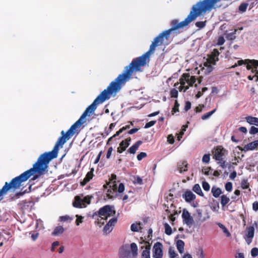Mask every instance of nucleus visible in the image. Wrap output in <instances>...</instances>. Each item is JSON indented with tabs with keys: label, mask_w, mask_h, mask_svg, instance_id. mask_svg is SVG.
Masks as SVG:
<instances>
[{
	"label": "nucleus",
	"mask_w": 258,
	"mask_h": 258,
	"mask_svg": "<svg viewBox=\"0 0 258 258\" xmlns=\"http://www.w3.org/2000/svg\"><path fill=\"white\" fill-rule=\"evenodd\" d=\"M224 38L223 36H219L217 40V44L219 45H222L224 43Z\"/></svg>",
	"instance_id": "nucleus-48"
},
{
	"label": "nucleus",
	"mask_w": 258,
	"mask_h": 258,
	"mask_svg": "<svg viewBox=\"0 0 258 258\" xmlns=\"http://www.w3.org/2000/svg\"><path fill=\"white\" fill-rule=\"evenodd\" d=\"M69 219H70V217L69 216H63L60 217V220L61 221L64 222Z\"/></svg>",
	"instance_id": "nucleus-59"
},
{
	"label": "nucleus",
	"mask_w": 258,
	"mask_h": 258,
	"mask_svg": "<svg viewBox=\"0 0 258 258\" xmlns=\"http://www.w3.org/2000/svg\"><path fill=\"white\" fill-rule=\"evenodd\" d=\"M182 198L186 202L190 203L196 199V196L190 190H186L182 194Z\"/></svg>",
	"instance_id": "nucleus-10"
},
{
	"label": "nucleus",
	"mask_w": 258,
	"mask_h": 258,
	"mask_svg": "<svg viewBox=\"0 0 258 258\" xmlns=\"http://www.w3.org/2000/svg\"><path fill=\"white\" fill-rule=\"evenodd\" d=\"M241 187L243 189H247L249 187V183L247 179H243L241 182Z\"/></svg>",
	"instance_id": "nucleus-34"
},
{
	"label": "nucleus",
	"mask_w": 258,
	"mask_h": 258,
	"mask_svg": "<svg viewBox=\"0 0 258 258\" xmlns=\"http://www.w3.org/2000/svg\"><path fill=\"white\" fill-rule=\"evenodd\" d=\"M182 77L185 79L186 82L188 83L190 86H192L196 81V78L195 76L190 77L189 73L183 74Z\"/></svg>",
	"instance_id": "nucleus-11"
},
{
	"label": "nucleus",
	"mask_w": 258,
	"mask_h": 258,
	"mask_svg": "<svg viewBox=\"0 0 258 258\" xmlns=\"http://www.w3.org/2000/svg\"><path fill=\"white\" fill-rule=\"evenodd\" d=\"M246 119L248 123L258 126V118L252 116H247L246 117Z\"/></svg>",
	"instance_id": "nucleus-21"
},
{
	"label": "nucleus",
	"mask_w": 258,
	"mask_h": 258,
	"mask_svg": "<svg viewBox=\"0 0 258 258\" xmlns=\"http://www.w3.org/2000/svg\"><path fill=\"white\" fill-rule=\"evenodd\" d=\"M113 191H112V189H108L106 193V197L108 199H112L113 197Z\"/></svg>",
	"instance_id": "nucleus-52"
},
{
	"label": "nucleus",
	"mask_w": 258,
	"mask_h": 258,
	"mask_svg": "<svg viewBox=\"0 0 258 258\" xmlns=\"http://www.w3.org/2000/svg\"><path fill=\"white\" fill-rule=\"evenodd\" d=\"M248 6V4L247 3H242L238 8V10L239 11L241 12H245L246 10L247 7Z\"/></svg>",
	"instance_id": "nucleus-33"
},
{
	"label": "nucleus",
	"mask_w": 258,
	"mask_h": 258,
	"mask_svg": "<svg viewBox=\"0 0 258 258\" xmlns=\"http://www.w3.org/2000/svg\"><path fill=\"white\" fill-rule=\"evenodd\" d=\"M179 104L178 103L177 100L175 101L174 105L173 108H172V112L173 113H176V112L179 111Z\"/></svg>",
	"instance_id": "nucleus-41"
},
{
	"label": "nucleus",
	"mask_w": 258,
	"mask_h": 258,
	"mask_svg": "<svg viewBox=\"0 0 258 258\" xmlns=\"http://www.w3.org/2000/svg\"><path fill=\"white\" fill-rule=\"evenodd\" d=\"M206 21H199V22H197L195 24L196 27L200 28V29H202L203 28H204L205 25H206Z\"/></svg>",
	"instance_id": "nucleus-42"
},
{
	"label": "nucleus",
	"mask_w": 258,
	"mask_h": 258,
	"mask_svg": "<svg viewBox=\"0 0 258 258\" xmlns=\"http://www.w3.org/2000/svg\"><path fill=\"white\" fill-rule=\"evenodd\" d=\"M217 161H218V164L223 169H225L227 167V165L228 164H226V161L225 160V158L218 159Z\"/></svg>",
	"instance_id": "nucleus-30"
},
{
	"label": "nucleus",
	"mask_w": 258,
	"mask_h": 258,
	"mask_svg": "<svg viewBox=\"0 0 258 258\" xmlns=\"http://www.w3.org/2000/svg\"><path fill=\"white\" fill-rule=\"evenodd\" d=\"M117 222V218L113 217L110 219L103 228V232L106 234L110 233L113 229L115 224Z\"/></svg>",
	"instance_id": "nucleus-9"
},
{
	"label": "nucleus",
	"mask_w": 258,
	"mask_h": 258,
	"mask_svg": "<svg viewBox=\"0 0 258 258\" xmlns=\"http://www.w3.org/2000/svg\"><path fill=\"white\" fill-rule=\"evenodd\" d=\"M227 154V151L221 147H218L214 151V158L216 160L225 158Z\"/></svg>",
	"instance_id": "nucleus-8"
},
{
	"label": "nucleus",
	"mask_w": 258,
	"mask_h": 258,
	"mask_svg": "<svg viewBox=\"0 0 258 258\" xmlns=\"http://www.w3.org/2000/svg\"><path fill=\"white\" fill-rule=\"evenodd\" d=\"M59 242L57 241H54L52 244L51 250L54 251L56 246L59 245Z\"/></svg>",
	"instance_id": "nucleus-60"
},
{
	"label": "nucleus",
	"mask_w": 258,
	"mask_h": 258,
	"mask_svg": "<svg viewBox=\"0 0 258 258\" xmlns=\"http://www.w3.org/2000/svg\"><path fill=\"white\" fill-rule=\"evenodd\" d=\"M112 151H113V148L111 147H110L108 149V151H107V152L106 154V158L107 159H109L110 157Z\"/></svg>",
	"instance_id": "nucleus-57"
},
{
	"label": "nucleus",
	"mask_w": 258,
	"mask_h": 258,
	"mask_svg": "<svg viewBox=\"0 0 258 258\" xmlns=\"http://www.w3.org/2000/svg\"><path fill=\"white\" fill-rule=\"evenodd\" d=\"M30 234H31V237L32 240L34 241H35L37 239V238L38 237V236H39V233L38 232H33V233L30 232Z\"/></svg>",
	"instance_id": "nucleus-50"
},
{
	"label": "nucleus",
	"mask_w": 258,
	"mask_h": 258,
	"mask_svg": "<svg viewBox=\"0 0 258 258\" xmlns=\"http://www.w3.org/2000/svg\"><path fill=\"white\" fill-rule=\"evenodd\" d=\"M124 190V185L122 183H120L119 184L118 187V191L119 193L122 192Z\"/></svg>",
	"instance_id": "nucleus-54"
},
{
	"label": "nucleus",
	"mask_w": 258,
	"mask_h": 258,
	"mask_svg": "<svg viewBox=\"0 0 258 258\" xmlns=\"http://www.w3.org/2000/svg\"><path fill=\"white\" fill-rule=\"evenodd\" d=\"M254 234V228L253 226L247 227L246 228V234L244 236L247 244H250L252 240Z\"/></svg>",
	"instance_id": "nucleus-7"
},
{
	"label": "nucleus",
	"mask_w": 258,
	"mask_h": 258,
	"mask_svg": "<svg viewBox=\"0 0 258 258\" xmlns=\"http://www.w3.org/2000/svg\"><path fill=\"white\" fill-rule=\"evenodd\" d=\"M168 252L170 258H175L177 255L174 249L172 247L169 248Z\"/></svg>",
	"instance_id": "nucleus-35"
},
{
	"label": "nucleus",
	"mask_w": 258,
	"mask_h": 258,
	"mask_svg": "<svg viewBox=\"0 0 258 258\" xmlns=\"http://www.w3.org/2000/svg\"><path fill=\"white\" fill-rule=\"evenodd\" d=\"M64 231V228L61 226H58L56 227L53 231L52 232L51 235L52 236H59Z\"/></svg>",
	"instance_id": "nucleus-19"
},
{
	"label": "nucleus",
	"mask_w": 258,
	"mask_h": 258,
	"mask_svg": "<svg viewBox=\"0 0 258 258\" xmlns=\"http://www.w3.org/2000/svg\"><path fill=\"white\" fill-rule=\"evenodd\" d=\"M142 143V141L137 142L135 144L131 146L128 150V152L130 154H135L140 145Z\"/></svg>",
	"instance_id": "nucleus-17"
},
{
	"label": "nucleus",
	"mask_w": 258,
	"mask_h": 258,
	"mask_svg": "<svg viewBox=\"0 0 258 258\" xmlns=\"http://www.w3.org/2000/svg\"><path fill=\"white\" fill-rule=\"evenodd\" d=\"M180 85L182 86V87H184V86L185 85V79L182 77V76H181V77L180 78Z\"/></svg>",
	"instance_id": "nucleus-62"
},
{
	"label": "nucleus",
	"mask_w": 258,
	"mask_h": 258,
	"mask_svg": "<svg viewBox=\"0 0 258 258\" xmlns=\"http://www.w3.org/2000/svg\"><path fill=\"white\" fill-rule=\"evenodd\" d=\"M131 139L122 141L119 144V147L118 148V152L120 153L126 150V148L129 146Z\"/></svg>",
	"instance_id": "nucleus-14"
},
{
	"label": "nucleus",
	"mask_w": 258,
	"mask_h": 258,
	"mask_svg": "<svg viewBox=\"0 0 258 258\" xmlns=\"http://www.w3.org/2000/svg\"><path fill=\"white\" fill-rule=\"evenodd\" d=\"M258 67V60L256 59H248V63L246 65V68L247 70H250L252 68L257 69Z\"/></svg>",
	"instance_id": "nucleus-16"
},
{
	"label": "nucleus",
	"mask_w": 258,
	"mask_h": 258,
	"mask_svg": "<svg viewBox=\"0 0 258 258\" xmlns=\"http://www.w3.org/2000/svg\"><path fill=\"white\" fill-rule=\"evenodd\" d=\"M216 109H214V110L203 114L202 116V117H201L202 119L203 120L207 119V118L210 117L216 111Z\"/></svg>",
	"instance_id": "nucleus-32"
},
{
	"label": "nucleus",
	"mask_w": 258,
	"mask_h": 258,
	"mask_svg": "<svg viewBox=\"0 0 258 258\" xmlns=\"http://www.w3.org/2000/svg\"><path fill=\"white\" fill-rule=\"evenodd\" d=\"M252 209L254 211H258V202H254L252 204Z\"/></svg>",
	"instance_id": "nucleus-58"
},
{
	"label": "nucleus",
	"mask_w": 258,
	"mask_h": 258,
	"mask_svg": "<svg viewBox=\"0 0 258 258\" xmlns=\"http://www.w3.org/2000/svg\"><path fill=\"white\" fill-rule=\"evenodd\" d=\"M182 258H192L191 255L189 253H185L183 256Z\"/></svg>",
	"instance_id": "nucleus-64"
},
{
	"label": "nucleus",
	"mask_w": 258,
	"mask_h": 258,
	"mask_svg": "<svg viewBox=\"0 0 258 258\" xmlns=\"http://www.w3.org/2000/svg\"><path fill=\"white\" fill-rule=\"evenodd\" d=\"M210 155L209 154H205L202 158V161L203 163H208L210 162Z\"/></svg>",
	"instance_id": "nucleus-40"
},
{
	"label": "nucleus",
	"mask_w": 258,
	"mask_h": 258,
	"mask_svg": "<svg viewBox=\"0 0 258 258\" xmlns=\"http://www.w3.org/2000/svg\"><path fill=\"white\" fill-rule=\"evenodd\" d=\"M237 29H234V31L232 32L226 34V38L230 41L234 40L236 38V33Z\"/></svg>",
	"instance_id": "nucleus-24"
},
{
	"label": "nucleus",
	"mask_w": 258,
	"mask_h": 258,
	"mask_svg": "<svg viewBox=\"0 0 258 258\" xmlns=\"http://www.w3.org/2000/svg\"><path fill=\"white\" fill-rule=\"evenodd\" d=\"M258 146V140L251 142L247 145H245L244 147L243 150L244 151H247L249 150H253Z\"/></svg>",
	"instance_id": "nucleus-13"
},
{
	"label": "nucleus",
	"mask_w": 258,
	"mask_h": 258,
	"mask_svg": "<svg viewBox=\"0 0 258 258\" xmlns=\"http://www.w3.org/2000/svg\"><path fill=\"white\" fill-rule=\"evenodd\" d=\"M147 156V154L145 152H141L137 155V159L141 161L143 158Z\"/></svg>",
	"instance_id": "nucleus-49"
},
{
	"label": "nucleus",
	"mask_w": 258,
	"mask_h": 258,
	"mask_svg": "<svg viewBox=\"0 0 258 258\" xmlns=\"http://www.w3.org/2000/svg\"><path fill=\"white\" fill-rule=\"evenodd\" d=\"M188 164L186 161H181L178 163V170L182 173L187 170Z\"/></svg>",
	"instance_id": "nucleus-15"
},
{
	"label": "nucleus",
	"mask_w": 258,
	"mask_h": 258,
	"mask_svg": "<svg viewBox=\"0 0 258 258\" xmlns=\"http://www.w3.org/2000/svg\"><path fill=\"white\" fill-rule=\"evenodd\" d=\"M221 198V204L222 207H225L230 201V199L226 195H222Z\"/></svg>",
	"instance_id": "nucleus-25"
},
{
	"label": "nucleus",
	"mask_w": 258,
	"mask_h": 258,
	"mask_svg": "<svg viewBox=\"0 0 258 258\" xmlns=\"http://www.w3.org/2000/svg\"><path fill=\"white\" fill-rule=\"evenodd\" d=\"M202 186L203 189L206 191H209L210 188V186L208 182L207 181H203L202 183Z\"/></svg>",
	"instance_id": "nucleus-46"
},
{
	"label": "nucleus",
	"mask_w": 258,
	"mask_h": 258,
	"mask_svg": "<svg viewBox=\"0 0 258 258\" xmlns=\"http://www.w3.org/2000/svg\"><path fill=\"white\" fill-rule=\"evenodd\" d=\"M76 217L77 218V219L76 220V224L77 226H79L81 223L83 222V219H84V217L79 215H76Z\"/></svg>",
	"instance_id": "nucleus-39"
},
{
	"label": "nucleus",
	"mask_w": 258,
	"mask_h": 258,
	"mask_svg": "<svg viewBox=\"0 0 258 258\" xmlns=\"http://www.w3.org/2000/svg\"><path fill=\"white\" fill-rule=\"evenodd\" d=\"M133 182L135 184L141 185L143 184V180L139 176H135L134 177V180L133 181Z\"/></svg>",
	"instance_id": "nucleus-37"
},
{
	"label": "nucleus",
	"mask_w": 258,
	"mask_h": 258,
	"mask_svg": "<svg viewBox=\"0 0 258 258\" xmlns=\"http://www.w3.org/2000/svg\"><path fill=\"white\" fill-rule=\"evenodd\" d=\"M184 243L182 240H178L176 242V247L179 252L182 253L184 251Z\"/></svg>",
	"instance_id": "nucleus-22"
},
{
	"label": "nucleus",
	"mask_w": 258,
	"mask_h": 258,
	"mask_svg": "<svg viewBox=\"0 0 258 258\" xmlns=\"http://www.w3.org/2000/svg\"><path fill=\"white\" fill-rule=\"evenodd\" d=\"M43 222L40 219L37 220H36V228H39V229H41L42 227V224Z\"/></svg>",
	"instance_id": "nucleus-55"
},
{
	"label": "nucleus",
	"mask_w": 258,
	"mask_h": 258,
	"mask_svg": "<svg viewBox=\"0 0 258 258\" xmlns=\"http://www.w3.org/2000/svg\"><path fill=\"white\" fill-rule=\"evenodd\" d=\"M73 205L74 207L78 208H82L86 207V205H84L82 199L78 196L75 197Z\"/></svg>",
	"instance_id": "nucleus-12"
},
{
	"label": "nucleus",
	"mask_w": 258,
	"mask_h": 258,
	"mask_svg": "<svg viewBox=\"0 0 258 258\" xmlns=\"http://www.w3.org/2000/svg\"><path fill=\"white\" fill-rule=\"evenodd\" d=\"M248 59H241V60H239L237 62V66H241L242 64H246L247 65V63H248Z\"/></svg>",
	"instance_id": "nucleus-47"
},
{
	"label": "nucleus",
	"mask_w": 258,
	"mask_h": 258,
	"mask_svg": "<svg viewBox=\"0 0 258 258\" xmlns=\"http://www.w3.org/2000/svg\"><path fill=\"white\" fill-rule=\"evenodd\" d=\"M181 217L183 224H186V225L189 228L191 227L192 226L195 224L193 217L190 215L188 211L185 209H184L182 211Z\"/></svg>",
	"instance_id": "nucleus-4"
},
{
	"label": "nucleus",
	"mask_w": 258,
	"mask_h": 258,
	"mask_svg": "<svg viewBox=\"0 0 258 258\" xmlns=\"http://www.w3.org/2000/svg\"><path fill=\"white\" fill-rule=\"evenodd\" d=\"M191 108V103L190 102L187 101H186L185 104V106L184 108V110L185 112H187L190 108Z\"/></svg>",
	"instance_id": "nucleus-51"
},
{
	"label": "nucleus",
	"mask_w": 258,
	"mask_h": 258,
	"mask_svg": "<svg viewBox=\"0 0 258 258\" xmlns=\"http://www.w3.org/2000/svg\"><path fill=\"white\" fill-rule=\"evenodd\" d=\"M115 213L114 207L107 205L101 208L98 211L95 212L92 215V218L95 219L96 217L98 216L103 219L107 220L108 217L114 216Z\"/></svg>",
	"instance_id": "nucleus-2"
},
{
	"label": "nucleus",
	"mask_w": 258,
	"mask_h": 258,
	"mask_svg": "<svg viewBox=\"0 0 258 258\" xmlns=\"http://www.w3.org/2000/svg\"><path fill=\"white\" fill-rule=\"evenodd\" d=\"M142 258H150V248L146 247L142 253Z\"/></svg>",
	"instance_id": "nucleus-27"
},
{
	"label": "nucleus",
	"mask_w": 258,
	"mask_h": 258,
	"mask_svg": "<svg viewBox=\"0 0 258 258\" xmlns=\"http://www.w3.org/2000/svg\"><path fill=\"white\" fill-rule=\"evenodd\" d=\"M156 122V121L152 120V121H150L147 122L145 126V128H149V127H151L152 126H153V125L155 124Z\"/></svg>",
	"instance_id": "nucleus-53"
},
{
	"label": "nucleus",
	"mask_w": 258,
	"mask_h": 258,
	"mask_svg": "<svg viewBox=\"0 0 258 258\" xmlns=\"http://www.w3.org/2000/svg\"><path fill=\"white\" fill-rule=\"evenodd\" d=\"M196 213L198 215L199 220H201L202 216V210L201 209H197Z\"/></svg>",
	"instance_id": "nucleus-61"
},
{
	"label": "nucleus",
	"mask_w": 258,
	"mask_h": 258,
	"mask_svg": "<svg viewBox=\"0 0 258 258\" xmlns=\"http://www.w3.org/2000/svg\"><path fill=\"white\" fill-rule=\"evenodd\" d=\"M140 223H134L132 224L131 226V230L133 232H138L139 231V228L141 229V227L139 226L140 225Z\"/></svg>",
	"instance_id": "nucleus-31"
},
{
	"label": "nucleus",
	"mask_w": 258,
	"mask_h": 258,
	"mask_svg": "<svg viewBox=\"0 0 258 258\" xmlns=\"http://www.w3.org/2000/svg\"><path fill=\"white\" fill-rule=\"evenodd\" d=\"M93 169H91V171H90V172H88L85 178H84V181L85 183H87L88 182V181H89L90 180V179H91L93 177Z\"/></svg>",
	"instance_id": "nucleus-29"
},
{
	"label": "nucleus",
	"mask_w": 258,
	"mask_h": 258,
	"mask_svg": "<svg viewBox=\"0 0 258 258\" xmlns=\"http://www.w3.org/2000/svg\"><path fill=\"white\" fill-rule=\"evenodd\" d=\"M68 140V130L66 132L62 130L61 132V136L58 138L52 151L45 152L40 155L37 162L33 164L31 168L24 172L19 176L13 178L10 182H5L4 186L0 189V198L6 195L9 190L14 191L19 188L21 186V183L26 181L31 176L34 175L32 179L35 180L44 174L47 171L50 161L57 157L58 147L62 146Z\"/></svg>",
	"instance_id": "nucleus-1"
},
{
	"label": "nucleus",
	"mask_w": 258,
	"mask_h": 258,
	"mask_svg": "<svg viewBox=\"0 0 258 258\" xmlns=\"http://www.w3.org/2000/svg\"><path fill=\"white\" fill-rule=\"evenodd\" d=\"M165 233L168 235H170L172 234V228L167 223L164 224Z\"/></svg>",
	"instance_id": "nucleus-28"
},
{
	"label": "nucleus",
	"mask_w": 258,
	"mask_h": 258,
	"mask_svg": "<svg viewBox=\"0 0 258 258\" xmlns=\"http://www.w3.org/2000/svg\"><path fill=\"white\" fill-rule=\"evenodd\" d=\"M92 196H87L82 199L84 205H89L90 204Z\"/></svg>",
	"instance_id": "nucleus-38"
},
{
	"label": "nucleus",
	"mask_w": 258,
	"mask_h": 258,
	"mask_svg": "<svg viewBox=\"0 0 258 258\" xmlns=\"http://www.w3.org/2000/svg\"><path fill=\"white\" fill-rule=\"evenodd\" d=\"M248 5L249 6V9H252L254 6H255L258 2V0H248Z\"/></svg>",
	"instance_id": "nucleus-43"
},
{
	"label": "nucleus",
	"mask_w": 258,
	"mask_h": 258,
	"mask_svg": "<svg viewBox=\"0 0 258 258\" xmlns=\"http://www.w3.org/2000/svg\"><path fill=\"white\" fill-rule=\"evenodd\" d=\"M204 107V105H199V106H197L195 108V111L196 112H200L202 111V107Z\"/></svg>",
	"instance_id": "nucleus-63"
},
{
	"label": "nucleus",
	"mask_w": 258,
	"mask_h": 258,
	"mask_svg": "<svg viewBox=\"0 0 258 258\" xmlns=\"http://www.w3.org/2000/svg\"><path fill=\"white\" fill-rule=\"evenodd\" d=\"M251 255L252 257H255L258 255V248L254 247L251 249Z\"/></svg>",
	"instance_id": "nucleus-45"
},
{
	"label": "nucleus",
	"mask_w": 258,
	"mask_h": 258,
	"mask_svg": "<svg viewBox=\"0 0 258 258\" xmlns=\"http://www.w3.org/2000/svg\"><path fill=\"white\" fill-rule=\"evenodd\" d=\"M225 189L227 191H231L232 190V183L231 182H228L225 185Z\"/></svg>",
	"instance_id": "nucleus-44"
},
{
	"label": "nucleus",
	"mask_w": 258,
	"mask_h": 258,
	"mask_svg": "<svg viewBox=\"0 0 258 258\" xmlns=\"http://www.w3.org/2000/svg\"><path fill=\"white\" fill-rule=\"evenodd\" d=\"M130 248L132 258L136 257L138 255V246L137 244L134 242L132 243L130 246Z\"/></svg>",
	"instance_id": "nucleus-18"
},
{
	"label": "nucleus",
	"mask_w": 258,
	"mask_h": 258,
	"mask_svg": "<svg viewBox=\"0 0 258 258\" xmlns=\"http://www.w3.org/2000/svg\"><path fill=\"white\" fill-rule=\"evenodd\" d=\"M170 95L172 98H177L178 97V91L176 89H172L170 90Z\"/></svg>",
	"instance_id": "nucleus-36"
},
{
	"label": "nucleus",
	"mask_w": 258,
	"mask_h": 258,
	"mask_svg": "<svg viewBox=\"0 0 258 258\" xmlns=\"http://www.w3.org/2000/svg\"><path fill=\"white\" fill-rule=\"evenodd\" d=\"M211 192L213 194V196L216 198H218L219 196L222 194V190L221 188L219 187H217L215 186L212 187Z\"/></svg>",
	"instance_id": "nucleus-20"
},
{
	"label": "nucleus",
	"mask_w": 258,
	"mask_h": 258,
	"mask_svg": "<svg viewBox=\"0 0 258 258\" xmlns=\"http://www.w3.org/2000/svg\"><path fill=\"white\" fill-rule=\"evenodd\" d=\"M163 245L161 243L157 242L155 243L153 248V257L154 258H162L163 256Z\"/></svg>",
	"instance_id": "nucleus-6"
},
{
	"label": "nucleus",
	"mask_w": 258,
	"mask_h": 258,
	"mask_svg": "<svg viewBox=\"0 0 258 258\" xmlns=\"http://www.w3.org/2000/svg\"><path fill=\"white\" fill-rule=\"evenodd\" d=\"M167 141L169 143L171 144H173L174 142V137L172 135H169L167 138Z\"/></svg>",
	"instance_id": "nucleus-56"
},
{
	"label": "nucleus",
	"mask_w": 258,
	"mask_h": 258,
	"mask_svg": "<svg viewBox=\"0 0 258 258\" xmlns=\"http://www.w3.org/2000/svg\"><path fill=\"white\" fill-rule=\"evenodd\" d=\"M192 190L199 196L201 197L204 196V194L202 192L201 186L199 184H196L193 186Z\"/></svg>",
	"instance_id": "nucleus-23"
},
{
	"label": "nucleus",
	"mask_w": 258,
	"mask_h": 258,
	"mask_svg": "<svg viewBox=\"0 0 258 258\" xmlns=\"http://www.w3.org/2000/svg\"><path fill=\"white\" fill-rule=\"evenodd\" d=\"M217 224L222 230L223 232L226 234L227 237H229L231 236L230 233L223 224L220 223H217Z\"/></svg>",
	"instance_id": "nucleus-26"
},
{
	"label": "nucleus",
	"mask_w": 258,
	"mask_h": 258,
	"mask_svg": "<svg viewBox=\"0 0 258 258\" xmlns=\"http://www.w3.org/2000/svg\"><path fill=\"white\" fill-rule=\"evenodd\" d=\"M219 54V50L216 48H214L211 54L208 55L207 61L204 63V66L205 67H209L210 64H216V62L219 60L218 57Z\"/></svg>",
	"instance_id": "nucleus-3"
},
{
	"label": "nucleus",
	"mask_w": 258,
	"mask_h": 258,
	"mask_svg": "<svg viewBox=\"0 0 258 258\" xmlns=\"http://www.w3.org/2000/svg\"><path fill=\"white\" fill-rule=\"evenodd\" d=\"M119 255L120 258H132L130 246L128 244L123 245L119 249Z\"/></svg>",
	"instance_id": "nucleus-5"
}]
</instances>
